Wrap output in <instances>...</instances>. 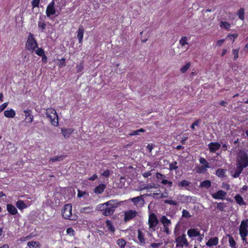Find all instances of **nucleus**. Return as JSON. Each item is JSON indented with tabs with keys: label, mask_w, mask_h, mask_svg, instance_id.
<instances>
[{
	"label": "nucleus",
	"mask_w": 248,
	"mask_h": 248,
	"mask_svg": "<svg viewBox=\"0 0 248 248\" xmlns=\"http://www.w3.org/2000/svg\"><path fill=\"white\" fill-rule=\"evenodd\" d=\"M118 205L119 202L117 200H111L105 203L99 204L97 208L102 212L103 215L109 216L113 214Z\"/></svg>",
	"instance_id": "obj_1"
},
{
	"label": "nucleus",
	"mask_w": 248,
	"mask_h": 248,
	"mask_svg": "<svg viewBox=\"0 0 248 248\" xmlns=\"http://www.w3.org/2000/svg\"><path fill=\"white\" fill-rule=\"evenodd\" d=\"M38 46V43L33 37V35L30 32L25 44L26 49L31 52H33Z\"/></svg>",
	"instance_id": "obj_2"
},
{
	"label": "nucleus",
	"mask_w": 248,
	"mask_h": 248,
	"mask_svg": "<svg viewBox=\"0 0 248 248\" xmlns=\"http://www.w3.org/2000/svg\"><path fill=\"white\" fill-rule=\"evenodd\" d=\"M45 114L53 125L57 126L59 124V117L55 109L52 108H48L46 110Z\"/></svg>",
	"instance_id": "obj_3"
},
{
	"label": "nucleus",
	"mask_w": 248,
	"mask_h": 248,
	"mask_svg": "<svg viewBox=\"0 0 248 248\" xmlns=\"http://www.w3.org/2000/svg\"><path fill=\"white\" fill-rule=\"evenodd\" d=\"M236 165L243 168L248 166V155L247 153L245 151H240L237 156Z\"/></svg>",
	"instance_id": "obj_4"
},
{
	"label": "nucleus",
	"mask_w": 248,
	"mask_h": 248,
	"mask_svg": "<svg viewBox=\"0 0 248 248\" xmlns=\"http://www.w3.org/2000/svg\"><path fill=\"white\" fill-rule=\"evenodd\" d=\"M248 219L243 220L239 227V233L243 241H246V237L248 234Z\"/></svg>",
	"instance_id": "obj_5"
},
{
	"label": "nucleus",
	"mask_w": 248,
	"mask_h": 248,
	"mask_svg": "<svg viewBox=\"0 0 248 248\" xmlns=\"http://www.w3.org/2000/svg\"><path fill=\"white\" fill-rule=\"evenodd\" d=\"M72 206L71 204H65L62 210V217L66 219L74 220L72 215Z\"/></svg>",
	"instance_id": "obj_6"
},
{
	"label": "nucleus",
	"mask_w": 248,
	"mask_h": 248,
	"mask_svg": "<svg viewBox=\"0 0 248 248\" xmlns=\"http://www.w3.org/2000/svg\"><path fill=\"white\" fill-rule=\"evenodd\" d=\"M176 247L177 248L187 247L189 245V242L186 238L185 234L179 236L175 238Z\"/></svg>",
	"instance_id": "obj_7"
},
{
	"label": "nucleus",
	"mask_w": 248,
	"mask_h": 248,
	"mask_svg": "<svg viewBox=\"0 0 248 248\" xmlns=\"http://www.w3.org/2000/svg\"><path fill=\"white\" fill-rule=\"evenodd\" d=\"M147 231L143 232L141 230L138 229L137 231V237L135 242L141 246H143L146 244L145 232Z\"/></svg>",
	"instance_id": "obj_8"
},
{
	"label": "nucleus",
	"mask_w": 248,
	"mask_h": 248,
	"mask_svg": "<svg viewBox=\"0 0 248 248\" xmlns=\"http://www.w3.org/2000/svg\"><path fill=\"white\" fill-rule=\"evenodd\" d=\"M199 162L202 166L197 168V171L199 173H203L206 171L208 168H210L209 163L202 157L200 158Z\"/></svg>",
	"instance_id": "obj_9"
},
{
	"label": "nucleus",
	"mask_w": 248,
	"mask_h": 248,
	"mask_svg": "<svg viewBox=\"0 0 248 248\" xmlns=\"http://www.w3.org/2000/svg\"><path fill=\"white\" fill-rule=\"evenodd\" d=\"M148 223L149 228L152 231H155L156 229V227L158 224V220L156 215L155 214L152 213L149 216L148 219Z\"/></svg>",
	"instance_id": "obj_10"
},
{
	"label": "nucleus",
	"mask_w": 248,
	"mask_h": 248,
	"mask_svg": "<svg viewBox=\"0 0 248 248\" xmlns=\"http://www.w3.org/2000/svg\"><path fill=\"white\" fill-rule=\"evenodd\" d=\"M138 215V213L135 210H129L124 212V221L128 222L133 219Z\"/></svg>",
	"instance_id": "obj_11"
},
{
	"label": "nucleus",
	"mask_w": 248,
	"mask_h": 248,
	"mask_svg": "<svg viewBox=\"0 0 248 248\" xmlns=\"http://www.w3.org/2000/svg\"><path fill=\"white\" fill-rule=\"evenodd\" d=\"M31 204L32 202L31 201H26L24 202L21 200H18L16 203V207L20 210L26 209Z\"/></svg>",
	"instance_id": "obj_12"
},
{
	"label": "nucleus",
	"mask_w": 248,
	"mask_h": 248,
	"mask_svg": "<svg viewBox=\"0 0 248 248\" xmlns=\"http://www.w3.org/2000/svg\"><path fill=\"white\" fill-rule=\"evenodd\" d=\"M130 200L138 208L141 207L144 205V200L141 195L131 198Z\"/></svg>",
	"instance_id": "obj_13"
},
{
	"label": "nucleus",
	"mask_w": 248,
	"mask_h": 248,
	"mask_svg": "<svg viewBox=\"0 0 248 248\" xmlns=\"http://www.w3.org/2000/svg\"><path fill=\"white\" fill-rule=\"evenodd\" d=\"M55 0H52L47 5L46 9V15L47 17H50L51 16L53 15L56 13V10L54 7Z\"/></svg>",
	"instance_id": "obj_14"
},
{
	"label": "nucleus",
	"mask_w": 248,
	"mask_h": 248,
	"mask_svg": "<svg viewBox=\"0 0 248 248\" xmlns=\"http://www.w3.org/2000/svg\"><path fill=\"white\" fill-rule=\"evenodd\" d=\"M212 197L216 200H224L227 195V193L223 190H219L217 192L211 194Z\"/></svg>",
	"instance_id": "obj_15"
},
{
	"label": "nucleus",
	"mask_w": 248,
	"mask_h": 248,
	"mask_svg": "<svg viewBox=\"0 0 248 248\" xmlns=\"http://www.w3.org/2000/svg\"><path fill=\"white\" fill-rule=\"evenodd\" d=\"M208 146L211 153H215L220 149L221 144L217 142H211L208 144Z\"/></svg>",
	"instance_id": "obj_16"
},
{
	"label": "nucleus",
	"mask_w": 248,
	"mask_h": 248,
	"mask_svg": "<svg viewBox=\"0 0 248 248\" xmlns=\"http://www.w3.org/2000/svg\"><path fill=\"white\" fill-rule=\"evenodd\" d=\"M187 234L190 238L196 237L200 235V232L197 229H190L187 231Z\"/></svg>",
	"instance_id": "obj_17"
},
{
	"label": "nucleus",
	"mask_w": 248,
	"mask_h": 248,
	"mask_svg": "<svg viewBox=\"0 0 248 248\" xmlns=\"http://www.w3.org/2000/svg\"><path fill=\"white\" fill-rule=\"evenodd\" d=\"M25 113V120L27 123H31L33 120V116L31 114V110L27 109L24 110Z\"/></svg>",
	"instance_id": "obj_18"
},
{
	"label": "nucleus",
	"mask_w": 248,
	"mask_h": 248,
	"mask_svg": "<svg viewBox=\"0 0 248 248\" xmlns=\"http://www.w3.org/2000/svg\"><path fill=\"white\" fill-rule=\"evenodd\" d=\"M218 238L217 237H211L206 243V245L208 247L216 246L218 244Z\"/></svg>",
	"instance_id": "obj_19"
},
{
	"label": "nucleus",
	"mask_w": 248,
	"mask_h": 248,
	"mask_svg": "<svg viewBox=\"0 0 248 248\" xmlns=\"http://www.w3.org/2000/svg\"><path fill=\"white\" fill-rule=\"evenodd\" d=\"M242 167H241L239 165H236V169H235V170L233 172V170H232L231 172V174L232 177L233 178H237L239 176L240 174L242 173L243 169Z\"/></svg>",
	"instance_id": "obj_20"
},
{
	"label": "nucleus",
	"mask_w": 248,
	"mask_h": 248,
	"mask_svg": "<svg viewBox=\"0 0 248 248\" xmlns=\"http://www.w3.org/2000/svg\"><path fill=\"white\" fill-rule=\"evenodd\" d=\"M84 30L82 26H80L77 31V38L79 40V43H81L83 38Z\"/></svg>",
	"instance_id": "obj_21"
},
{
	"label": "nucleus",
	"mask_w": 248,
	"mask_h": 248,
	"mask_svg": "<svg viewBox=\"0 0 248 248\" xmlns=\"http://www.w3.org/2000/svg\"><path fill=\"white\" fill-rule=\"evenodd\" d=\"M7 210L8 213L12 215H15L17 213L16 208L11 204H7Z\"/></svg>",
	"instance_id": "obj_22"
},
{
	"label": "nucleus",
	"mask_w": 248,
	"mask_h": 248,
	"mask_svg": "<svg viewBox=\"0 0 248 248\" xmlns=\"http://www.w3.org/2000/svg\"><path fill=\"white\" fill-rule=\"evenodd\" d=\"M61 131L64 138H68L73 132L71 128H62Z\"/></svg>",
	"instance_id": "obj_23"
},
{
	"label": "nucleus",
	"mask_w": 248,
	"mask_h": 248,
	"mask_svg": "<svg viewBox=\"0 0 248 248\" xmlns=\"http://www.w3.org/2000/svg\"><path fill=\"white\" fill-rule=\"evenodd\" d=\"M38 27L41 32H43L46 29V24L43 18L40 17L38 22Z\"/></svg>",
	"instance_id": "obj_24"
},
{
	"label": "nucleus",
	"mask_w": 248,
	"mask_h": 248,
	"mask_svg": "<svg viewBox=\"0 0 248 248\" xmlns=\"http://www.w3.org/2000/svg\"><path fill=\"white\" fill-rule=\"evenodd\" d=\"M188 197L183 195H178L176 196L177 202L178 203H185L188 201Z\"/></svg>",
	"instance_id": "obj_25"
},
{
	"label": "nucleus",
	"mask_w": 248,
	"mask_h": 248,
	"mask_svg": "<svg viewBox=\"0 0 248 248\" xmlns=\"http://www.w3.org/2000/svg\"><path fill=\"white\" fill-rule=\"evenodd\" d=\"M4 116L7 118H14L16 115V112L13 109L6 110L4 112Z\"/></svg>",
	"instance_id": "obj_26"
},
{
	"label": "nucleus",
	"mask_w": 248,
	"mask_h": 248,
	"mask_svg": "<svg viewBox=\"0 0 248 248\" xmlns=\"http://www.w3.org/2000/svg\"><path fill=\"white\" fill-rule=\"evenodd\" d=\"M106 188V185L103 184H100L96 187L94 190V192L97 194H101L103 192Z\"/></svg>",
	"instance_id": "obj_27"
},
{
	"label": "nucleus",
	"mask_w": 248,
	"mask_h": 248,
	"mask_svg": "<svg viewBox=\"0 0 248 248\" xmlns=\"http://www.w3.org/2000/svg\"><path fill=\"white\" fill-rule=\"evenodd\" d=\"M211 182L210 180H204L200 183V187L208 189L211 187Z\"/></svg>",
	"instance_id": "obj_28"
},
{
	"label": "nucleus",
	"mask_w": 248,
	"mask_h": 248,
	"mask_svg": "<svg viewBox=\"0 0 248 248\" xmlns=\"http://www.w3.org/2000/svg\"><path fill=\"white\" fill-rule=\"evenodd\" d=\"M188 37L186 36H182L179 40V44L182 47H185L188 44Z\"/></svg>",
	"instance_id": "obj_29"
},
{
	"label": "nucleus",
	"mask_w": 248,
	"mask_h": 248,
	"mask_svg": "<svg viewBox=\"0 0 248 248\" xmlns=\"http://www.w3.org/2000/svg\"><path fill=\"white\" fill-rule=\"evenodd\" d=\"M234 199L236 202L240 205L246 204L245 202L244 201L243 198L239 194L236 195L235 196Z\"/></svg>",
	"instance_id": "obj_30"
},
{
	"label": "nucleus",
	"mask_w": 248,
	"mask_h": 248,
	"mask_svg": "<svg viewBox=\"0 0 248 248\" xmlns=\"http://www.w3.org/2000/svg\"><path fill=\"white\" fill-rule=\"evenodd\" d=\"M226 170L223 169H218L216 170V175L219 177H223L225 176Z\"/></svg>",
	"instance_id": "obj_31"
},
{
	"label": "nucleus",
	"mask_w": 248,
	"mask_h": 248,
	"mask_svg": "<svg viewBox=\"0 0 248 248\" xmlns=\"http://www.w3.org/2000/svg\"><path fill=\"white\" fill-rule=\"evenodd\" d=\"M30 248H37L39 247L40 243L37 241H29L27 244Z\"/></svg>",
	"instance_id": "obj_32"
},
{
	"label": "nucleus",
	"mask_w": 248,
	"mask_h": 248,
	"mask_svg": "<svg viewBox=\"0 0 248 248\" xmlns=\"http://www.w3.org/2000/svg\"><path fill=\"white\" fill-rule=\"evenodd\" d=\"M161 222L164 226H169L171 224L170 221L165 216L162 217Z\"/></svg>",
	"instance_id": "obj_33"
},
{
	"label": "nucleus",
	"mask_w": 248,
	"mask_h": 248,
	"mask_svg": "<svg viewBox=\"0 0 248 248\" xmlns=\"http://www.w3.org/2000/svg\"><path fill=\"white\" fill-rule=\"evenodd\" d=\"M106 226L108 229V230L112 232H115V228L112 222L109 220H107L106 221Z\"/></svg>",
	"instance_id": "obj_34"
},
{
	"label": "nucleus",
	"mask_w": 248,
	"mask_h": 248,
	"mask_svg": "<svg viewBox=\"0 0 248 248\" xmlns=\"http://www.w3.org/2000/svg\"><path fill=\"white\" fill-rule=\"evenodd\" d=\"M190 184V182L184 180L178 183V186L179 187H187Z\"/></svg>",
	"instance_id": "obj_35"
},
{
	"label": "nucleus",
	"mask_w": 248,
	"mask_h": 248,
	"mask_svg": "<svg viewBox=\"0 0 248 248\" xmlns=\"http://www.w3.org/2000/svg\"><path fill=\"white\" fill-rule=\"evenodd\" d=\"M228 236L229 237V243L230 246L232 248H236V243L235 240L232 236L228 235Z\"/></svg>",
	"instance_id": "obj_36"
},
{
	"label": "nucleus",
	"mask_w": 248,
	"mask_h": 248,
	"mask_svg": "<svg viewBox=\"0 0 248 248\" xmlns=\"http://www.w3.org/2000/svg\"><path fill=\"white\" fill-rule=\"evenodd\" d=\"M117 244L120 248H124L126 245V241L123 239H119L117 241Z\"/></svg>",
	"instance_id": "obj_37"
},
{
	"label": "nucleus",
	"mask_w": 248,
	"mask_h": 248,
	"mask_svg": "<svg viewBox=\"0 0 248 248\" xmlns=\"http://www.w3.org/2000/svg\"><path fill=\"white\" fill-rule=\"evenodd\" d=\"M191 66V63L190 62L186 63L184 66H183L182 68H180V70L181 73H185L187 70Z\"/></svg>",
	"instance_id": "obj_38"
},
{
	"label": "nucleus",
	"mask_w": 248,
	"mask_h": 248,
	"mask_svg": "<svg viewBox=\"0 0 248 248\" xmlns=\"http://www.w3.org/2000/svg\"><path fill=\"white\" fill-rule=\"evenodd\" d=\"M226 207V204L222 202L217 203V208L220 211H224V209Z\"/></svg>",
	"instance_id": "obj_39"
},
{
	"label": "nucleus",
	"mask_w": 248,
	"mask_h": 248,
	"mask_svg": "<svg viewBox=\"0 0 248 248\" xmlns=\"http://www.w3.org/2000/svg\"><path fill=\"white\" fill-rule=\"evenodd\" d=\"M220 26L221 28H224L228 30L230 28L231 24L226 21H221L220 24Z\"/></svg>",
	"instance_id": "obj_40"
},
{
	"label": "nucleus",
	"mask_w": 248,
	"mask_h": 248,
	"mask_svg": "<svg viewBox=\"0 0 248 248\" xmlns=\"http://www.w3.org/2000/svg\"><path fill=\"white\" fill-rule=\"evenodd\" d=\"M244 14H245V11L243 8L240 9L237 13V15L238 16L239 18L241 20H244L245 16H244Z\"/></svg>",
	"instance_id": "obj_41"
},
{
	"label": "nucleus",
	"mask_w": 248,
	"mask_h": 248,
	"mask_svg": "<svg viewBox=\"0 0 248 248\" xmlns=\"http://www.w3.org/2000/svg\"><path fill=\"white\" fill-rule=\"evenodd\" d=\"M76 68L77 73L82 72L84 69L83 62H82L78 64H77L76 66Z\"/></svg>",
	"instance_id": "obj_42"
},
{
	"label": "nucleus",
	"mask_w": 248,
	"mask_h": 248,
	"mask_svg": "<svg viewBox=\"0 0 248 248\" xmlns=\"http://www.w3.org/2000/svg\"><path fill=\"white\" fill-rule=\"evenodd\" d=\"M145 132V130L143 128H140L137 130H136V131H133L131 133H130L129 135V136H135V135H139L140 133V132Z\"/></svg>",
	"instance_id": "obj_43"
},
{
	"label": "nucleus",
	"mask_w": 248,
	"mask_h": 248,
	"mask_svg": "<svg viewBox=\"0 0 248 248\" xmlns=\"http://www.w3.org/2000/svg\"><path fill=\"white\" fill-rule=\"evenodd\" d=\"M37 49H35L34 51L35 52V53L39 56H42L45 54L44 50L42 48H36Z\"/></svg>",
	"instance_id": "obj_44"
},
{
	"label": "nucleus",
	"mask_w": 248,
	"mask_h": 248,
	"mask_svg": "<svg viewBox=\"0 0 248 248\" xmlns=\"http://www.w3.org/2000/svg\"><path fill=\"white\" fill-rule=\"evenodd\" d=\"M81 211L83 213H90L92 212L93 208H92V207H91L90 206L83 207V208H81Z\"/></svg>",
	"instance_id": "obj_45"
},
{
	"label": "nucleus",
	"mask_w": 248,
	"mask_h": 248,
	"mask_svg": "<svg viewBox=\"0 0 248 248\" xmlns=\"http://www.w3.org/2000/svg\"><path fill=\"white\" fill-rule=\"evenodd\" d=\"M239 49H233L232 50V53L233 55V60H236L238 58Z\"/></svg>",
	"instance_id": "obj_46"
},
{
	"label": "nucleus",
	"mask_w": 248,
	"mask_h": 248,
	"mask_svg": "<svg viewBox=\"0 0 248 248\" xmlns=\"http://www.w3.org/2000/svg\"><path fill=\"white\" fill-rule=\"evenodd\" d=\"M177 162L175 161L172 163L169 164V169L170 170H175L178 168V167L177 166Z\"/></svg>",
	"instance_id": "obj_47"
},
{
	"label": "nucleus",
	"mask_w": 248,
	"mask_h": 248,
	"mask_svg": "<svg viewBox=\"0 0 248 248\" xmlns=\"http://www.w3.org/2000/svg\"><path fill=\"white\" fill-rule=\"evenodd\" d=\"M182 217H183L188 218H190L191 216L188 211L183 209L182 211Z\"/></svg>",
	"instance_id": "obj_48"
},
{
	"label": "nucleus",
	"mask_w": 248,
	"mask_h": 248,
	"mask_svg": "<svg viewBox=\"0 0 248 248\" xmlns=\"http://www.w3.org/2000/svg\"><path fill=\"white\" fill-rule=\"evenodd\" d=\"M164 202L173 206H176L178 204L177 201L171 200H166Z\"/></svg>",
	"instance_id": "obj_49"
},
{
	"label": "nucleus",
	"mask_w": 248,
	"mask_h": 248,
	"mask_svg": "<svg viewBox=\"0 0 248 248\" xmlns=\"http://www.w3.org/2000/svg\"><path fill=\"white\" fill-rule=\"evenodd\" d=\"M161 183L162 184H163L164 185H168V186L170 187H171L172 185V182L168 181L167 180H166V179H164V178H163L162 180V181Z\"/></svg>",
	"instance_id": "obj_50"
},
{
	"label": "nucleus",
	"mask_w": 248,
	"mask_h": 248,
	"mask_svg": "<svg viewBox=\"0 0 248 248\" xmlns=\"http://www.w3.org/2000/svg\"><path fill=\"white\" fill-rule=\"evenodd\" d=\"M58 65L60 68L64 66L65 65V59L64 58H62V59L59 60V62H58Z\"/></svg>",
	"instance_id": "obj_51"
},
{
	"label": "nucleus",
	"mask_w": 248,
	"mask_h": 248,
	"mask_svg": "<svg viewBox=\"0 0 248 248\" xmlns=\"http://www.w3.org/2000/svg\"><path fill=\"white\" fill-rule=\"evenodd\" d=\"M40 0H32L31 1V5L32 8L38 7L40 3Z\"/></svg>",
	"instance_id": "obj_52"
},
{
	"label": "nucleus",
	"mask_w": 248,
	"mask_h": 248,
	"mask_svg": "<svg viewBox=\"0 0 248 248\" xmlns=\"http://www.w3.org/2000/svg\"><path fill=\"white\" fill-rule=\"evenodd\" d=\"M67 233L70 236H74L75 234V231L72 228L69 227L66 230Z\"/></svg>",
	"instance_id": "obj_53"
},
{
	"label": "nucleus",
	"mask_w": 248,
	"mask_h": 248,
	"mask_svg": "<svg viewBox=\"0 0 248 248\" xmlns=\"http://www.w3.org/2000/svg\"><path fill=\"white\" fill-rule=\"evenodd\" d=\"M78 198L82 197L87 194L86 192L84 191H81L80 190H78Z\"/></svg>",
	"instance_id": "obj_54"
},
{
	"label": "nucleus",
	"mask_w": 248,
	"mask_h": 248,
	"mask_svg": "<svg viewBox=\"0 0 248 248\" xmlns=\"http://www.w3.org/2000/svg\"><path fill=\"white\" fill-rule=\"evenodd\" d=\"M155 184L152 183V184H149L146 185V186H144V188L146 189H152V188H155Z\"/></svg>",
	"instance_id": "obj_55"
},
{
	"label": "nucleus",
	"mask_w": 248,
	"mask_h": 248,
	"mask_svg": "<svg viewBox=\"0 0 248 248\" xmlns=\"http://www.w3.org/2000/svg\"><path fill=\"white\" fill-rule=\"evenodd\" d=\"M8 104V102H5L0 106V112H2L7 107Z\"/></svg>",
	"instance_id": "obj_56"
},
{
	"label": "nucleus",
	"mask_w": 248,
	"mask_h": 248,
	"mask_svg": "<svg viewBox=\"0 0 248 248\" xmlns=\"http://www.w3.org/2000/svg\"><path fill=\"white\" fill-rule=\"evenodd\" d=\"M162 244V243H152L150 245V247L152 248H158Z\"/></svg>",
	"instance_id": "obj_57"
},
{
	"label": "nucleus",
	"mask_w": 248,
	"mask_h": 248,
	"mask_svg": "<svg viewBox=\"0 0 248 248\" xmlns=\"http://www.w3.org/2000/svg\"><path fill=\"white\" fill-rule=\"evenodd\" d=\"M61 159H62V156H55V157H52L50 158V160L52 162H56L57 161H59Z\"/></svg>",
	"instance_id": "obj_58"
},
{
	"label": "nucleus",
	"mask_w": 248,
	"mask_h": 248,
	"mask_svg": "<svg viewBox=\"0 0 248 248\" xmlns=\"http://www.w3.org/2000/svg\"><path fill=\"white\" fill-rule=\"evenodd\" d=\"M156 176L158 179H162V180L163 178H165L166 177L165 175L162 174L159 172L156 173Z\"/></svg>",
	"instance_id": "obj_59"
},
{
	"label": "nucleus",
	"mask_w": 248,
	"mask_h": 248,
	"mask_svg": "<svg viewBox=\"0 0 248 248\" xmlns=\"http://www.w3.org/2000/svg\"><path fill=\"white\" fill-rule=\"evenodd\" d=\"M102 175L105 177H108L110 175L109 171L108 170H106L102 173Z\"/></svg>",
	"instance_id": "obj_60"
},
{
	"label": "nucleus",
	"mask_w": 248,
	"mask_h": 248,
	"mask_svg": "<svg viewBox=\"0 0 248 248\" xmlns=\"http://www.w3.org/2000/svg\"><path fill=\"white\" fill-rule=\"evenodd\" d=\"M224 41H225L224 39L219 40L218 41H217L216 46H221L223 44V43H224Z\"/></svg>",
	"instance_id": "obj_61"
},
{
	"label": "nucleus",
	"mask_w": 248,
	"mask_h": 248,
	"mask_svg": "<svg viewBox=\"0 0 248 248\" xmlns=\"http://www.w3.org/2000/svg\"><path fill=\"white\" fill-rule=\"evenodd\" d=\"M199 121L197 120L194 122L191 126V128L193 129L195 128V126H198L199 125Z\"/></svg>",
	"instance_id": "obj_62"
},
{
	"label": "nucleus",
	"mask_w": 248,
	"mask_h": 248,
	"mask_svg": "<svg viewBox=\"0 0 248 248\" xmlns=\"http://www.w3.org/2000/svg\"><path fill=\"white\" fill-rule=\"evenodd\" d=\"M222 187L224 189H227V190H229L230 189V186L228 184L223 183L222 184Z\"/></svg>",
	"instance_id": "obj_63"
},
{
	"label": "nucleus",
	"mask_w": 248,
	"mask_h": 248,
	"mask_svg": "<svg viewBox=\"0 0 248 248\" xmlns=\"http://www.w3.org/2000/svg\"><path fill=\"white\" fill-rule=\"evenodd\" d=\"M142 175L145 178H147L148 177L151 175V172L150 171L145 172L142 174Z\"/></svg>",
	"instance_id": "obj_64"
}]
</instances>
